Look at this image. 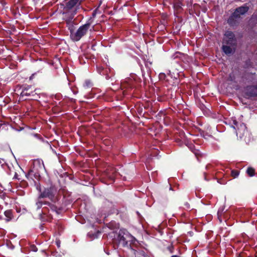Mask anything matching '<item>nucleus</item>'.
Listing matches in <instances>:
<instances>
[{"label":"nucleus","mask_w":257,"mask_h":257,"mask_svg":"<svg viewBox=\"0 0 257 257\" xmlns=\"http://www.w3.org/2000/svg\"><path fill=\"white\" fill-rule=\"evenodd\" d=\"M234 128H237L236 136L240 139H244L245 142H249L250 134L247 131L245 124L243 123H238L236 120L233 121Z\"/></svg>","instance_id":"obj_1"},{"label":"nucleus","mask_w":257,"mask_h":257,"mask_svg":"<svg viewBox=\"0 0 257 257\" xmlns=\"http://www.w3.org/2000/svg\"><path fill=\"white\" fill-rule=\"evenodd\" d=\"M248 7L244 6L239 7L235 9L233 13L228 18L227 23L230 26H233L238 24V20L241 15L245 14L248 11Z\"/></svg>","instance_id":"obj_2"},{"label":"nucleus","mask_w":257,"mask_h":257,"mask_svg":"<svg viewBox=\"0 0 257 257\" xmlns=\"http://www.w3.org/2000/svg\"><path fill=\"white\" fill-rule=\"evenodd\" d=\"M132 238L133 236L126 230L120 229L115 238V241L118 245L124 247L127 245L128 241Z\"/></svg>","instance_id":"obj_3"},{"label":"nucleus","mask_w":257,"mask_h":257,"mask_svg":"<svg viewBox=\"0 0 257 257\" xmlns=\"http://www.w3.org/2000/svg\"><path fill=\"white\" fill-rule=\"evenodd\" d=\"M90 27V24H86L79 27L75 33L71 35V39L75 41H79L83 36H84Z\"/></svg>","instance_id":"obj_4"},{"label":"nucleus","mask_w":257,"mask_h":257,"mask_svg":"<svg viewBox=\"0 0 257 257\" xmlns=\"http://www.w3.org/2000/svg\"><path fill=\"white\" fill-rule=\"evenodd\" d=\"M223 44L231 46H236V39L233 32L231 31L226 32L223 39Z\"/></svg>","instance_id":"obj_5"},{"label":"nucleus","mask_w":257,"mask_h":257,"mask_svg":"<svg viewBox=\"0 0 257 257\" xmlns=\"http://www.w3.org/2000/svg\"><path fill=\"white\" fill-rule=\"evenodd\" d=\"M56 193V189L54 187H50L46 188L41 192L39 196V198H48L51 200H53Z\"/></svg>","instance_id":"obj_6"},{"label":"nucleus","mask_w":257,"mask_h":257,"mask_svg":"<svg viewBox=\"0 0 257 257\" xmlns=\"http://www.w3.org/2000/svg\"><path fill=\"white\" fill-rule=\"evenodd\" d=\"M76 14V11L75 10L63 9L62 13L63 19L66 21V22H71L72 21V20Z\"/></svg>","instance_id":"obj_7"},{"label":"nucleus","mask_w":257,"mask_h":257,"mask_svg":"<svg viewBox=\"0 0 257 257\" xmlns=\"http://www.w3.org/2000/svg\"><path fill=\"white\" fill-rule=\"evenodd\" d=\"M34 95V91L31 86H25L23 87L20 95V98L22 99H26L25 98L27 96H33Z\"/></svg>","instance_id":"obj_8"},{"label":"nucleus","mask_w":257,"mask_h":257,"mask_svg":"<svg viewBox=\"0 0 257 257\" xmlns=\"http://www.w3.org/2000/svg\"><path fill=\"white\" fill-rule=\"evenodd\" d=\"M44 169V165L42 160L37 159L33 162V167L31 170V172H34L35 174L39 173V172Z\"/></svg>","instance_id":"obj_9"},{"label":"nucleus","mask_w":257,"mask_h":257,"mask_svg":"<svg viewBox=\"0 0 257 257\" xmlns=\"http://www.w3.org/2000/svg\"><path fill=\"white\" fill-rule=\"evenodd\" d=\"M82 0H70L66 3L63 9L77 11V7L80 5Z\"/></svg>","instance_id":"obj_10"},{"label":"nucleus","mask_w":257,"mask_h":257,"mask_svg":"<svg viewBox=\"0 0 257 257\" xmlns=\"http://www.w3.org/2000/svg\"><path fill=\"white\" fill-rule=\"evenodd\" d=\"M222 50L226 55H229L234 52L235 46H231L224 44L222 46Z\"/></svg>","instance_id":"obj_11"},{"label":"nucleus","mask_w":257,"mask_h":257,"mask_svg":"<svg viewBox=\"0 0 257 257\" xmlns=\"http://www.w3.org/2000/svg\"><path fill=\"white\" fill-rule=\"evenodd\" d=\"M117 174V172L113 168H110L107 170L106 174L107 177L111 181H113L114 177Z\"/></svg>","instance_id":"obj_12"},{"label":"nucleus","mask_w":257,"mask_h":257,"mask_svg":"<svg viewBox=\"0 0 257 257\" xmlns=\"http://www.w3.org/2000/svg\"><path fill=\"white\" fill-rule=\"evenodd\" d=\"M247 93L251 96L257 95V85L251 86L247 88Z\"/></svg>","instance_id":"obj_13"},{"label":"nucleus","mask_w":257,"mask_h":257,"mask_svg":"<svg viewBox=\"0 0 257 257\" xmlns=\"http://www.w3.org/2000/svg\"><path fill=\"white\" fill-rule=\"evenodd\" d=\"M131 251L133 252V253L136 256H138V257H140V256H143V257H145V252L144 250H136L135 249H131Z\"/></svg>","instance_id":"obj_14"},{"label":"nucleus","mask_w":257,"mask_h":257,"mask_svg":"<svg viewBox=\"0 0 257 257\" xmlns=\"http://www.w3.org/2000/svg\"><path fill=\"white\" fill-rule=\"evenodd\" d=\"M4 214L6 217V221H10L13 218V213L12 210H7L5 211Z\"/></svg>","instance_id":"obj_15"},{"label":"nucleus","mask_w":257,"mask_h":257,"mask_svg":"<svg viewBox=\"0 0 257 257\" xmlns=\"http://www.w3.org/2000/svg\"><path fill=\"white\" fill-rule=\"evenodd\" d=\"M182 4L180 2H176L174 4V8L177 13L181 12Z\"/></svg>","instance_id":"obj_16"},{"label":"nucleus","mask_w":257,"mask_h":257,"mask_svg":"<svg viewBox=\"0 0 257 257\" xmlns=\"http://www.w3.org/2000/svg\"><path fill=\"white\" fill-rule=\"evenodd\" d=\"M66 23L67 25V27H68V29L69 30V31L70 32V37H71L72 34L75 33L74 32V25L73 24V22L72 21L69 22H66Z\"/></svg>","instance_id":"obj_17"},{"label":"nucleus","mask_w":257,"mask_h":257,"mask_svg":"<svg viewBox=\"0 0 257 257\" xmlns=\"http://www.w3.org/2000/svg\"><path fill=\"white\" fill-rule=\"evenodd\" d=\"M49 206L50 207L51 211L52 212H54L57 214H58L60 213V209H57V207L53 205H51L50 204H48Z\"/></svg>","instance_id":"obj_18"},{"label":"nucleus","mask_w":257,"mask_h":257,"mask_svg":"<svg viewBox=\"0 0 257 257\" xmlns=\"http://www.w3.org/2000/svg\"><path fill=\"white\" fill-rule=\"evenodd\" d=\"M254 169L251 167L248 168L246 170V172L249 176H253L254 175Z\"/></svg>","instance_id":"obj_19"},{"label":"nucleus","mask_w":257,"mask_h":257,"mask_svg":"<svg viewBox=\"0 0 257 257\" xmlns=\"http://www.w3.org/2000/svg\"><path fill=\"white\" fill-rule=\"evenodd\" d=\"M231 175L234 178L237 177L239 175L238 171L237 170H232L231 171Z\"/></svg>","instance_id":"obj_20"},{"label":"nucleus","mask_w":257,"mask_h":257,"mask_svg":"<svg viewBox=\"0 0 257 257\" xmlns=\"http://www.w3.org/2000/svg\"><path fill=\"white\" fill-rule=\"evenodd\" d=\"M43 204V202L42 201H39L36 203V205L37 206V208H40Z\"/></svg>","instance_id":"obj_21"},{"label":"nucleus","mask_w":257,"mask_h":257,"mask_svg":"<svg viewBox=\"0 0 257 257\" xmlns=\"http://www.w3.org/2000/svg\"><path fill=\"white\" fill-rule=\"evenodd\" d=\"M184 207H185V208L187 209H190V205H189V203L187 202L185 203H184Z\"/></svg>","instance_id":"obj_22"},{"label":"nucleus","mask_w":257,"mask_h":257,"mask_svg":"<svg viewBox=\"0 0 257 257\" xmlns=\"http://www.w3.org/2000/svg\"><path fill=\"white\" fill-rule=\"evenodd\" d=\"M31 248L33 251H36L37 250L36 247L34 245L32 246Z\"/></svg>","instance_id":"obj_23"},{"label":"nucleus","mask_w":257,"mask_h":257,"mask_svg":"<svg viewBox=\"0 0 257 257\" xmlns=\"http://www.w3.org/2000/svg\"><path fill=\"white\" fill-rule=\"evenodd\" d=\"M45 209L44 208H43V211H42L43 213L44 214H46V212H45Z\"/></svg>","instance_id":"obj_24"},{"label":"nucleus","mask_w":257,"mask_h":257,"mask_svg":"<svg viewBox=\"0 0 257 257\" xmlns=\"http://www.w3.org/2000/svg\"><path fill=\"white\" fill-rule=\"evenodd\" d=\"M171 257H179V256L177 255H172Z\"/></svg>","instance_id":"obj_25"},{"label":"nucleus","mask_w":257,"mask_h":257,"mask_svg":"<svg viewBox=\"0 0 257 257\" xmlns=\"http://www.w3.org/2000/svg\"><path fill=\"white\" fill-rule=\"evenodd\" d=\"M2 208H3L2 206L0 205V209H2Z\"/></svg>","instance_id":"obj_26"}]
</instances>
